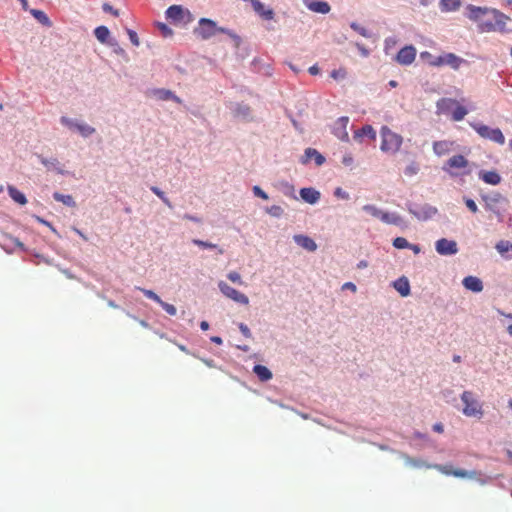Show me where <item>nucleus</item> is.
I'll use <instances>...</instances> for the list:
<instances>
[{
  "label": "nucleus",
  "instance_id": "nucleus-1",
  "mask_svg": "<svg viewBox=\"0 0 512 512\" xmlns=\"http://www.w3.org/2000/svg\"><path fill=\"white\" fill-rule=\"evenodd\" d=\"M380 135L382 152L396 154L400 150L403 143V137L400 134L393 132L387 126H382Z\"/></svg>",
  "mask_w": 512,
  "mask_h": 512
},
{
  "label": "nucleus",
  "instance_id": "nucleus-2",
  "mask_svg": "<svg viewBox=\"0 0 512 512\" xmlns=\"http://www.w3.org/2000/svg\"><path fill=\"white\" fill-rule=\"evenodd\" d=\"M437 108L441 113H450L452 114V119L454 121H461L467 115L468 111L465 107L458 104L455 99L452 98H442L437 102Z\"/></svg>",
  "mask_w": 512,
  "mask_h": 512
},
{
  "label": "nucleus",
  "instance_id": "nucleus-3",
  "mask_svg": "<svg viewBox=\"0 0 512 512\" xmlns=\"http://www.w3.org/2000/svg\"><path fill=\"white\" fill-rule=\"evenodd\" d=\"M429 65L432 67L448 66L457 71L463 65H468V61L455 53L449 52L443 53L442 55L437 56V58H433L432 61H429Z\"/></svg>",
  "mask_w": 512,
  "mask_h": 512
},
{
  "label": "nucleus",
  "instance_id": "nucleus-4",
  "mask_svg": "<svg viewBox=\"0 0 512 512\" xmlns=\"http://www.w3.org/2000/svg\"><path fill=\"white\" fill-rule=\"evenodd\" d=\"M489 14L492 15V20H483L479 24L481 32H490L495 30L504 31L506 21L509 19L505 14L497 9H491Z\"/></svg>",
  "mask_w": 512,
  "mask_h": 512
},
{
  "label": "nucleus",
  "instance_id": "nucleus-5",
  "mask_svg": "<svg viewBox=\"0 0 512 512\" xmlns=\"http://www.w3.org/2000/svg\"><path fill=\"white\" fill-rule=\"evenodd\" d=\"M461 401L464 404L463 414L467 417L481 418L483 416V409L481 403L474 397L471 391H464L461 394Z\"/></svg>",
  "mask_w": 512,
  "mask_h": 512
},
{
  "label": "nucleus",
  "instance_id": "nucleus-6",
  "mask_svg": "<svg viewBox=\"0 0 512 512\" xmlns=\"http://www.w3.org/2000/svg\"><path fill=\"white\" fill-rule=\"evenodd\" d=\"M427 469H436L440 473L446 475V476H454L457 478H470V479H476L478 477V472L476 471H466L463 469H454L452 465L446 464H432V465H426Z\"/></svg>",
  "mask_w": 512,
  "mask_h": 512
},
{
  "label": "nucleus",
  "instance_id": "nucleus-7",
  "mask_svg": "<svg viewBox=\"0 0 512 512\" xmlns=\"http://www.w3.org/2000/svg\"><path fill=\"white\" fill-rule=\"evenodd\" d=\"M468 160L463 155H454L449 158L443 167V170L449 173L453 177L466 174L461 172L468 167Z\"/></svg>",
  "mask_w": 512,
  "mask_h": 512
},
{
  "label": "nucleus",
  "instance_id": "nucleus-8",
  "mask_svg": "<svg viewBox=\"0 0 512 512\" xmlns=\"http://www.w3.org/2000/svg\"><path fill=\"white\" fill-rule=\"evenodd\" d=\"M473 129L485 139H489L495 143L503 145L505 143V137L499 128H490L484 124H473Z\"/></svg>",
  "mask_w": 512,
  "mask_h": 512
},
{
  "label": "nucleus",
  "instance_id": "nucleus-9",
  "mask_svg": "<svg viewBox=\"0 0 512 512\" xmlns=\"http://www.w3.org/2000/svg\"><path fill=\"white\" fill-rule=\"evenodd\" d=\"M224 32L223 28H217L216 23L207 18H201L199 21V28L196 29V33L203 39H209L214 36L216 32Z\"/></svg>",
  "mask_w": 512,
  "mask_h": 512
},
{
  "label": "nucleus",
  "instance_id": "nucleus-10",
  "mask_svg": "<svg viewBox=\"0 0 512 512\" xmlns=\"http://www.w3.org/2000/svg\"><path fill=\"white\" fill-rule=\"evenodd\" d=\"M218 287H219V290L221 291V293L223 295H225L227 298H229L237 303L248 305V303H249L248 297L245 294H243V293L239 292L238 290L229 286L226 282L220 281L218 283Z\"/></svg>",
  "mask_w": 512,
  "mask_h": 512
},
{
  "label": "nucleus",
  "instance_id": "nucleus-11",
  "mask_svg": "<svg viewBox=\"0 0 512 512\" xmlns=\"http://www.w3.org/2000/svg\"><path fill=\"white\" fill-rule=\"evenodd\" d=\"M166 17L173 22L186 23L191 21V14L180 5H172L166 10Z\"/></svg>",
  "mask_w": 512,
  "mask_h": 512
},
{
  "label": "nucleus",
  "instance_id": "nucleus-12",
  "mask_svg": "<svg viewBox=\"0 0 512 512\" xmlns=\"http://www.w3.org/2000/svg\"><path fill=\"white\" fill-rule=\"evenodd\" d=\"M435 249L440 255H455L458 252L456 241L441 238L436 241Z\"/></svg>",
  "mask_w": 512,
  "mask_h": 512
},
{
  "label": "nucleus",
  "instance_id": "nucleus-13",
  "mask_svg": "<svg viewBox=\"0 0 512 512\" xmlns=\"http://www.w3.org/2000/svg\"><path fill=\"white\" fill-rule=\"evenodd\" d=\"M349 123V118L347 116H343L338 118L333 126H332V133L340 140L342 141H348L349 135L347 132V125Z\"/></svg>",
  "mask_w": 512,
  "mask_h": 512
},
{
  "label": "nucleus",
  "instance_id": "nucleus-14",
  "mask_svg": "<svg viewBox=\"0 0 512 512\" xmlns=\"http://www.w3.org/2000/svg\"><path fill=\"white\" fill-rule=\"evenodd\" d=\"M416 58V49L412 45H408L400 49L396 55V61L400 65H410Z\"/></svg>",
  "mask_w": 512,
  "mask_h": 512
},
{
  "label": "nucleus",
  "instance_id": "nucleus-15",
  "mask_svg": "<svg viewBox=\"0 0 512 512\" xmlns=\"http://www.w3.org/2000/svg\"><path fill=\"white\" fill-rule=\"evenodd\" d=\"M409 212L413 214L418 220L426 221L433 218L438 210L429 204H425L417 209H409Z\"/></svg>",
  "mask_w": 512,
  "mask_h": 512
},
{
  "label": "nucleus",
  "instance_id": "nucleus-16",
  "mask_svg": "<svg viewBox=\"0 0 512 512\" xmlns=\"http://www.w3.org/2000/svg\"><path fill=\"white\" fill-rule=\"evenodd\" d=\"M467 9L469 19L474 22H478L479 24L484 20V17L488 15L489 11L491 10L487 7H477L473 5L468 6Z\"/></svg>",
  "mask_w": 512,
  "mask_h": 512
},
{
  "label": "nucleus",
  "instance_id": "nucleus-17",
  "mask_svg": "<svg viewBox=\"0 0 512 512\" xmlns=\"http://www.w3.org/2000/svg\"><path fill=\"white\" fill-rule=\"evenodd\" d=\"M254 11L264 20H271L274 17V11L271 8H266L265 5L259 0H251Z\"/></svg>",
  "mask_w": 512,
  "mask_h": 512
},
{
  "label": "nucleus",
  "instance_id": "nucleus-18",
  "mask_svg": "<svg viewBox=\"0 0 512 512\" xmlns=\"http://www.w3.org/2000/svg\"><path fill=\"white\" fill-rule=\"evenodd\" d=\"M293 239L299 246L307 251H315L317 249L316 242L308 236L298 234L294 235Z\"/></svg>",
  "mask_w": 512,
  "mask_h": 512
},
{
  "label": "nucleus",
  "instance_id": "nucleus-19",
  "mask_svg": "<svg viewBox=\"0 0 512 512\" xmlns=\"http://www.w3.org/2000/svg\"><path fill=\"white\" fill-rule=\"evenodd\" d=\"M462 283L467 290L473 292H481L483 290L482 281L478 277L467 276L463 279Z\"/></svg>",
  "mask_w": 512,
  "mask_h": 512
},
{
  "label": "nucleus",
  "instance_id": "nucleus-20",
  "mask_svg": "<svg viewBox=\"0 0 512 512\" xmlns=\"http://www.w3.org/2000/svg\"><path fill=\"white\" fill-rule=\"evenodd\" d=\"M380 220L386 224H393L396 226H401L404 224L403 218L396 213H388L382 211Z\"/></svg>",
  "mask_w": 512,
  "mask_h": 512
},
{
  "label": "nucleus",
  "instance_id": "nucleus-21",
  "mask_svg": "<svg viewBox=\"0 0 512 512\" xmlns=\"http://www.w3.org/2000/svg\"><path fill=\"white\" fill-rule=\"evenodd\" d=\"M453 146V143L447 140L435 141L433 143V151L436 155L442 156L447 154Z\"/></svg>",
  "mask_w": 512,
  "mask_h": 512
},
{
  "label": "nucleus",
  "instance_id": "nucleus-22",
  "mask_svg": "<svg viewBox=\"0 0 512 512\" xmlns=\"http://www.w3.org/2000/svg\"><path fill=\"white\" fill-rule=\"evenodd\" d=\"M319 192L313 188H302L300 190V196L301 198L310 204H314L317 202L319 198Z\"/></svg>",
  "mask_w": 512,
  "mask_h": 512
},
{
  "label": "nucleus",
  "instance_id": "nucleus-23",
  "mask_svg": "<svg viewBox=\"0 0 512 512\" xmlns=\"http://www.w3.org/2000/svg\"><path fill=\"white\" fill-rule=\"evenodd\" d=\"M479 177L485 183L491 185H498L501 182L500 175L495 171H481Z\"/></svg>",
  "mask_w": 512,
  "mask_h": 512
},
{
  "label": "nucleus",
  "instance_id": "nucleus-24",
  "mask_svg": "<svg viewBox=\"0 0 512 512\" xmlns=\"http://www.w3.org/2000/svg\"><path fill=\"white\" fill-rule=\"evenodd\" d=\"M393 286L403 297H406L410 294V284L405 277H401L394 281Z\"/></svg>",
  "mask_w": 512,
  "mask_h": 512
},
{
  "label": "nucleus",
  "instance_id": "nucleus-25",
  "mask_svg": "<svg viewBox=\"0 0 512 512\" xmlns=\"http://www.w3.org/2000/svg\"><path fill=\"white\" fill-rule=\"evenodd\" d=\"M253 372L257 375L258 379L262 382L272 379V372L264 365L257 364L253 367Z\"/></svg>",
  "mask_w": 512,
  "mask_h": 512
},
{
  "label": "nucleus",
  "instance_id": "nucleus-26",
  "mask_svg": "<svg viewBox=\"0 0 512 512\" xmlns=\"http://www.w3.org/2000/svg\"><path fill=\"white\" fill-rule=\"evenodd\" d=\"M363 136H368L370 139L375 140L376 139V131L371 125H365L361 129L355 131L354 138L358 139Z\"/></svg>",
  "mask_w": 512,
  "mask_h": 512
},
{
  "label": "nucleus",
  "instance_id": "nucleus-27",
  "mask_svg": "<svg viewBox=\"0 0 512 512\" xmlns=\"http://www.w3.org/2000/svg\"><path fill=\"white\" fill-rule=\"evenodd\" d=\"M8 192L10 197L20 205H25L27 203V199L25 195L19 191L17 188L13 186H8Z\"/></svg>",
  "mask_w": 512,
  "mask_h": 512
},
{
  "label": "nucleus",
  "instance_id": "nucleus-28",
  "mask_svg": "<svg viewBox=\"0 0 512 512\" xmlns=\"http://www.w3.org/2000/svg\"><path fill=\"white\" fill-rule=\"evenodd\" d=\"M440 6L442 11H456L461 6V0H441Z\"/></svg>",
  "mask_w": 512,
  "mask_h": 512
},
{
  "label": "nucleus",
  "instance_id": "nucleus-29",
  "mask_svg": "<svg viewBox=\"0 0 512 512\" xmlns=\"http://www.w3.org/2000/svg\"><path fill=\"white\" fill-rule=\"evenodd\" d=\"M30 13L42 25L47 26V27L51 26V21L49 20L48 16L45 14V12H43L42 10L30 9Z\"/></svg>",
  "mask_w": 512,
  "mask_h": 512
},
{
  "label": "nucleus",
  "instance_id": "nucleus-30",
  "mask_svg": "<svg viewBox=\"0 0 512 512\" xmlns=\"http://www.w3.org/2000/svg\"><path fill=\"white\" fill-rule=\"evenodd\" d=\"M94 35L101 43H106L110 35V31L106 26H99L94 30Z\"/></svg>",
  "mask_w": 512,
  "mask_h": 512
},
{
  "label": "nucleus",
  "instance_id": "nucleus-31",
  "mask_svg": "<svg viewBox=\"0 0 512 512\" xmlns=\"http://www.w3.org/2000/svg\"><path fill=\"white\" fill-rule=\"evenodd\" d=\"M314 158L315 163L320 165V153L316 149L308 148L305 155L302 157V163H307L311 158Z\"/></svg>",
  "mask_w": 512,
  "mask_h": 512
},
{
  "label": "nucleus",
  "instance_id": "nucleus-32",
  "mask_svg": "<svg viewBox=\"0 0 512 512\" xmlns=\"http://www.w3.org/2000/svg\"><path fill=\"white\" fill-rule=\"evenodd\" d=\"M405 463L415 468H426V465H430L421 459L412 458L406 454L403 455Z\"/></svg>",
  "mask_w": 512,
  "mask_h": 512
},
{
  "label": "nucleus",
  "instance_id": "nucleus-33",
  "mask_svg": "<svg viewBox=\"0 0 512 512\" xmlns=\"http://www.w3.org/2000/svg\"><path fill=\"white\" fill-rule=\"evenodd\" d=\"M39 160L40 162L48 169L50 168H54L56 169L59 173H63V171L59 168L60 166V163L59 161L56 159V158H52V159H47L43 156H39Z\"/></svg>",
  "mask_w": 512,
  "mask_h": 512
},
{
  "label": "nucleus",
  "instance_id": "nucleus-34",
  "mask_svg": "<svg viewBox=\"0 0 512 512\" xmlns=\"http://www.w3.org/2000/svg\"><path fill=\"white\" fill-rule=\"evenodd\" d=\"M53 197L56 201L62 202L63 204L67 206H74L75 201L71 195H63L61 193L55 192L53 194Z\"/></svg>",
  "mask_w": 512,
  "mask_h": 512
},
{
  "label": "nucleus",
  "instance_id": "nucleus-35",
  "mask_svg": "<svg viewBox=\"0 0 512 512\" xmlns=\"http://www.w3.org/2000/svg\"><path fill=\"white\" fill-rule=\"evenodd\" d=\"M420 166L416 161H411L404 169V174L407 177H412L418 174Z\"/></svg>",
  "mask_w": 512,
  "mask_h": 512
},
{
  "label": "nucleus",
  "instance_id": "nucleus-36",
  "mask_svg": "<svg viewBox=\"0 0 512 512\" xmlns=\"http://www.w3.org/2000/svg\"><path fill=\"white\" fill-rule=\"evenodd\" d=\"M158 95H159V98L162 100L171 99L177 103L181 102L180 98L177 97L176 95H174L170 90H165V89L159 90Z\"/></svg>",
  "mask_w": 512,
  "mask_h": 512
},
{
  "label": "nucleus",
  "instance_id": "nucleus-37",
  "mask_svg": "<svg viewBox=\"0 0 512 512\" xmlns=\"http://www.w3.org/2000/svg\"><path fill=\"white\" fill-rule=\"evenodd\" d=\"M77 131L83 136L88 137L95 132V129L85 123H79L77 125Z\"/></svg>",
  "mask_w": 512,
  "mask_h": 512
},
{
  "label": "nucleus",
  "instance_id": "nucleus-38",
  "mask_svg": "<svg viewBox=\"0 0 512 512\" xmlns=\"http://www.w3.org/2000/svg\"><path fill=\"white\" fill-rule=\"evenodd\" d=\"M496 249L500 254H505L512 250V243L509 241L501 240L496 244Z\"/></svg>",
  "mask_w": 512,
  "mask_h": 512
},
{
  "label": "nucleus",
  "instance_id": "nucleus-39",
  "mask_svg": "<svg viewBox=\"0 0 512 512\" xmlns=\"http://www.w3.org/2000/svg\"><path fill=\"white\" fill-rule=\"evenodd\" d=\"M150 189L155 195H157L163 201L165 205H167L169 208H172L170 200L166 197L165 193L162 190H160L156 186H152Z\"/></svg>",
  "mask_w": 512,
  "mask_h": 512
},
{
  "label": "nucleus",
  "instance_id": "nucleus-40",
  "mask_svg": "<svg viewBox=\"0 0 512 512\" xmlns=\"http://www.w3.org/2000/svg\"><path fill=\"white\" fill-rule=\"evenodd\" d=\"M363 210L366 211L367 213H369L371 216H373L375 218H379V219H380L381 214H382V210H380L376 206L370 205V204L364 205L363 206Z\"/></svg>",
  "mask_w": 512,
  "mask_h": 512
},
{
  "label": "nucleus",
  "instance_id": "nucleus-41",
  "mask_svg": "<svg viewBox=\"0 0 512 512\" xmlns=\"http://www.w3.org/2000/svg\"><path fill=\"white\" fill-rule=\"evenodd\" d=\"M393 246L397 249H405L410 246V243L404 237H397L393 240Z\"/></svg>",
  "mask_w": 512,
  "mask_h": 512
},
{
  "label": "nucleus",
  "instance_id": "nucleus-42",
  "mask_svg": "<svg viewBox=\"0 0 512 512\" xmlns=\"http://www.w3.org/2000/svg\"><path fill=\"white\" fill-rule=\"evenodd\" d=\"M147 298L155 301L156 303H162L161 298L152 290L138 288Z\"/></svg>",
  "mask_w": 512,
  "mask_h": 512
},
{
  "label": "nucleus",
  "instance_id": "nucleus-43",
  "mask_svg": "<svg viewBox=\"0 0 512 512\" xmlns=\"http://www.w3.org/2000/svg\"><path fill=\"white\" fill-rule=\"evenodd\" d=\"M350 27H351L354 31H356L357 33H359L361 36H363V37H369V36H370V34H369L368 30H367L365 27H363V26H361V25L357 24L356 22H352V23L350 24Z\"/></svg>",
  "mask_w": 512,
  "mask_h": 512
},
{
  "label": "nucleus",
  "instance_id": "nucleus-44",
  "mask_svg": "<svg viewBox=\"0 0 512 512\" xmlns=\"http://www.w3.org/2000/svg\"><path fill=\"white\" fill-rule=\"evenodd\" d=\"M267 213L273 217H281L283 215V209L278 205H273L266 209Z\"/></svg>",
  "mask_w": 512,
  "mask_h": 512
},
{
  "label": "nucleus",
  "instance_id": "nucleus-45",
  "mask_svg": "<svg viewBox=\"0 0 512 512\" xmlns=\"http://www.w3.org/2000/svg\"><path fill=\"white\" fill-rule=\"evenodd\" d=\"M330 76L336 81L342 80L346 77V70L344 68L333 70Z\"/></svg>",
  "mask_w": 512,
  "mask_h": 512
},
{
  "label": "nucleus",
  "instance_id": "nucleus-46",
  "mask_svg": "<svg viewBox=\"0 0 512 512\" xmlns=\"http://www.w3.org/2000/svg\"><path fill=\"white\" fill-rule=\"evenodd\" d=\"M305 5L313 12H320V1L303 0Z\"/></svg>",
  "mask_w": 512,
  "mask_h": 512
},
{
  "label": "nucleus",
  "instance_id": "nucleus-47",
  "mask_svg": "<svg viewBox=\"0 0 512 512\" xmlns=\"http://www.w3.org/2000/svg\"><path fill=\"white\" fill-rule=\"evenodd\" d=\"M159 305L171 316L176 315V307L172 304H169L167 302L162 301V303H159Z\"/></svg>",
  "mask_w": 512,
  "mask_h": 512
},
{
  "label": "nucleus",
  "instance_id": "nucleus-48",
  "mask_svg": "<svg viewBox=\"0 0 512 512\" xmlns=\"http://www.w3.org/2000/svg\"><path fill=\"white\" fill-rule=\"evenodd\" d=\"M60 121L63 125H65L66 127L70 128V129H77V125L79 124L76 121H74L73 119H70L65 116L61 117Z\"/></svg>",
  "mask_w": 512,
  "mask_h": 512
},
{
  "label": "nucleus",
  "instance_id": "nucleus-49",
  "mask_svg": "<svg viewBox=\"0 0 512 512\" xmlns=\"http://www.w3.org/2000/svg\"><path fill=\"white\" fill-rule=\"evenodd\" d=\"M227 278L232 281L233 283H238L240 285L243 284L242 278L240 274L236 271H231L227 274Z\"/></svg>",
  "mask_w": 512,
  "mask_h": 512
},
{
  "label": "nucleus",
  "instance_id": "nucleus-50",
  "mask_svg": "<svg viewBox=\"0 0 512 512\" xmlns=\"http://www.w3.org/2000/svg\"><path fill=\"white\" fill-rule=\"evenodd\" d=\"M192 242L195 245L202 247V248H209V249L217 248V245L210 243V242L203 241V240H199V239H193Z\"/></svg>",
  "mask_w": 512,
  "mask_h": 512
},
{
  "label": "nucleus",
  "instance_id": "nucleus-51",
  "mask_svg": "<svg viewBox=\"0 0 512 512\" xmlns=\"http://www.w3.org/2000/svg\"><path fill=\"white\" fill-rule=\"evenodd\" d=\"M253 193L264 200H268V194L265 191H263L259 186L253 187Z\"/></svg>",
  "mask_w": 512,
  "mask_h": 512
},
{
  "label": "nucleus",
  "instance_id": "nucleus-52",
  "mask_svg": "<svg viewBox=\"0 0 512 512\" xmlns=\"http://www.w3.org/2000/svg\"><path fill=\"white\" fill-rule=\"evenodd\" d=\"M102 9L105 11V12H108V13H111L113 16L115 17H118L119 16V11L114 9L109 3H104L102 5Z\"/></svg>",
  "mask_w": 512,
  "mask_h": 512
},
{
  "label": "nucleus",
  "instance_id": "nucleus-53",
  "mask_svg": "<svg viewBox=\"0 0 512 512\" xmlns=\"http://www.w3.org/2000/svg\"><path fill=\"white\" fill-rule=\"evenodd\" d=\"M127 33H128L129 39L132 42V44L135 45V46H138L139 45V38L137 36V33L135 31L131 30V29H128Z\"/></svg>",
  "mask_w": 512,
  "mask_h": 512
},
{
  "label": "nucleus",
  "instance_id": "nucleus-54",
  "mask_svg": "<svg viewBox=\"0 0 512 512\" xmlns=\"http://www.w3.org/2000/svg\"><path fill=\"white\" fill-rule=\"evenodd\" d=\"M334 195L337 197V198H340V199H349V194L347 192H345L342 188L338 187L335 189L334 191Z\"/></svg>",
  "mask_w": 512,
  "mask_h": 512
},
{
  "label": "nucleus",
  "instance_id": "nucleus-55",
  "mask_svg": "<svg viewBox=\"0 0 512 512\" xmlns=\"http://www.w3.org/2000/svg\"><path fill=\"white\" fill-rule=\"evenodd\" d=\"M465 204L467 206V208L472 212V213H476L478 211V207L475 203L474 200L472 199H466L465 200Z\"/></svg>",
  "mask_w": 512,
  "mask_h": 512
},
{
  "label": "nucleus",
  "instance_id": "nucleus-56",
  "mask_svg": "<svg viewBox=\"0 0 512 512\" xmlns=\"http://www.w3.org/2000/svg\"><path fill=\"white\" fill-rule=\"evenodd\" d=\"M239 329H240L241 333L243 334V336H245L246 338L251 337V331L247 325H245L244 323H240Z\"/></svg>",
  "mask_w": 512,
  "mask_h": 512
},
{
  "label": "nucleus",
  "instance_id": "nucleus-57",
  "mask_svg": "<svg viewBox=\"0 0 512 512\" xmlns=\"http://www.w3.org/2000/svg\"><path fill=\"white\" fill-rule=\"evenodd\" d=\"M342 163L345 165V166H351L353 163H354V159H353V156L351 154H347L343 157L342 159Z\"/></svg>",
  "mask_w": 512,
  "mask_h": 512
},
{
  "label": "nucleus",
  "instance_id": "nucleus-58",
  "mask_svg": "<svg viewBox=\"0 0 512 512\" xmlns=\"http://www.w3.org/2000/svg\"><path fill=\"white\" fill-rule=\"evenodd\" d=\"M433 0H413L411 3L413 5H420V6H428L432 3Z\"/></svg>",
  "mask_w": 512,
  "mask_h": 512
},
{
  "label": "nucleus",
  "instance_id": "nucleus-59",
  "mask_svg": "<svg viewBox=\"0 0 512 512\" xmlns=\"http://www.w3.org/2000/svg\"><path fill=\"white\" fill-rule=\"evenodd\" d=\"M342 289L345 290V289H349L351 290L352 292H356L357 288H356V285L352 282H346L342 285Z\"/></svg>",
  "mask_w": 512,
  "mask_h": 512
},
{
  "label": "nucleus",
  "instance_id": "nucleus-60",
  "mask_svg": "<svg viewBox=\"0 0 512 512\" xmlns=\"http://www.w3.org/2000/svg\"><path fill=\"white\" fill-rule=\"evenodd\" d=\"M422 59H426L428 62L432 61L433 58H437V56H433L430 52L424 51L420 54Z\"/></svg>",
  "mask_w": 512,
  "mask_h": 512
},
{
  "label": "nucleus",
  "instance_id": "nucleus-61",
  "mask_svg": "<svg viewBox=\"0 0 512 512\" xmlns=\"http://www.w3.org/2000/svg\"><path fill=\"white\" fill-rule=\"evenodd\" d=\"M422 59H426L428 62L432 61L433 58H437V56H433L430 52L424 51L420 54Z\"/></svg>",
  "mask_w": 512,
  "mask_h": 512
},
{
  "label": "nucleus",
  "instance_id": "nucleus-62",
  "mask_svg": "<svg viewBox=\"0 0 512 512\" xmlns=\"http://www.w3.org/2000/svg\"><path fill=\"white\" fill-rule=\"evenodd\" d=\"M330 11V5L327 2L322 1V14H326Z\"/></svg>",
  "mask_w": 512,
  "mask_h": 512
},
{
  "label": "nucleus",
  "instance_id": "nucleus-63",
  "mask_svg": "<svg viewBox=\"0 0 512 512\" xmlns=\"http://www.w3.org/2000/svg\"><path fill=\"white\" fill-rule=\"evenodd\" d=\"M309 72L311 75H317L319 73V68L317 65H313L309 68Z\"/></svg>",
  "mask_w": 512,
  "mask_h": 512
},
{
  "label": "nucleus",
  "instance_id": "nucleus-64",
  "mask_svg": "<svg viewBox=\"0 0 512 512\" xmlns=\"http://www.w3.org/2000/svg\"><path fill=\"white\" fill-rule=\"evenodd\" d=\"M408 248L411 249L415 254H418L421 251V248L418 245L414 244H410Z\"/></svg>",
  "mask_w": 512,
  "mask_h": 512
}]
</instances>
